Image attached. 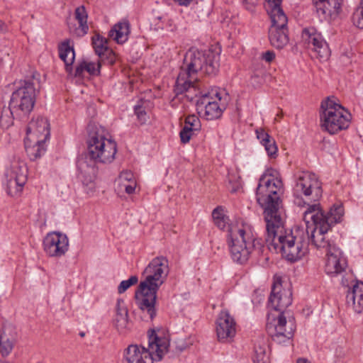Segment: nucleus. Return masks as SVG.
Wrapping results in <instances>:
<instances>
[{"instance_id":"obj_1","label":"nucleus","mask_w":363,"mask_h":363,"mask_svg":"<svg viewBox=\"0 0 363 363\" xmlns=\"http://www.w3.org/2000/svg\"><path fill=\"white\" fill-rule=\"evenodd\" d=\"M283 183L278 171L266 169L257 188V200L264 208L266 242L270 250L281 253L287 261L295 262L307 253L308 229L295 227L283 230L284 213L280 205L279 194Z\"/></svg>"},{"instance_id":"obj_2","label":"nucleus","mask_w":363,"mask_h":363,"mask_svg":"<svg viewBox=\"0 0 363 363\" xmlns=\"http://www.w3.org/2000/svg\"><path fill=\"white\" fill-rule=\"evenodd\" d=\"M88 155L90 159L82 157L77 161L78 177L81 180L84 191L89 196L96 190V162L108 164L113 161L117 152L116 142L108 131L98 128L89 135L87 140Z\"/></svg>"},{"instance_id":"obj_3","label":"nucleus","mask_w":363,"mask_h":363,"mask_svg":"<svg viewBox=\"0 0 363 363\" xmlns=\"http://www.w3.org/2000/svg\"><path fill=\"white\" fill-rule=\"evenodd\" d=\"M169 272L168 259L163 256L153 258L143 272L144 279L138 285L135 296L145 321L152 320L156 315L157 293L166 281Z\"/></svg>"},{"instance_id":"obj_4","label":"nucleus","mask_w":363,"mask_h":363,"mask_svg":"<svg viewBox=\"0 0 363 363\" xmlns=\"http://www.w3.org/2000/svg\"><path fill=\"white\" fill-rule=\"evenodd\" d=\"M291 296L289 287L283 286L280 278L275 277L269 298V307L274 309L277 314L272 312L269 314L267 329L274 340L279 343L290 340L295 330L294 320H287L283 313L284 310L291 305Z\"/></svg>"},{"instance_id":"obj_5","label":"nucleus","mask_w":363,"mask_h":363,"mask_svg":"<svg viewBox=\"0 0 363 363\" xmlns=\"http://www.w3.org/2000/svg\"><path fill=\"white\" fill-rule=\"evenodd\" d=\"M220 56L211 50H202L196 48L189 49L184 58L181 71L176 81L175 91L182 94L189 89H194L199 72L214 74L219 67Z\"/></svg>"},{"instance_id":"obj_6","label":"nucleus","mask_w":363,"mask_h":363,"mask_svg":"<svg viewBox=\"0 0 363 363\" xmlns=\"http://www.w3.org/2000/svg\"><path fill=\"white\" fill-rule=\"evenodd\" d=\"M345 210L341 203L333 204L327 215L323 211L319 203L308 204L303 213V218L307 225L308 233L311 232L312 245L325 247L329 245L328 232L332 225L342 222Z\"/></svg>"},{"instance_id":"obj_7","label":"nucleus","mask_w":363,"mask_h":363,"mask_svg":"<svg viewBox=\"0 0 363 363\" xmlns=\"http://www.w3.org/2000/svg\"><path fill=\"white\" fill-rule=\"evenodd\" d=\"M257 240L252 225L243 221H237L228 225V244L233 262L242 264L252 255Z\"/></svg>"},{"instance_id":"obj_8","label":"nucleus","mask_w":363,"mask_h":363,"mask_svg":"<svg viewBox=\"0 0 363 363\" xmlns=\"http://www.w3.org/2000/svg\"><path fill=\"white\" fill-rule=\"evenodd\" d=\"M320 126L330 134L347 129L350 123L351 114L335 97H328L321 103Z\"/></svg>"},{"instance_id":"obj_9","label":"nucleus","mask_w":363,"mask_h":363,"mask_svg":"<svg viewBox=\"0 0 363 363\" xmlns=\"http://www.w3.org/2000/svg\"><path fill=\"white\" fill-rule=\"evenodd\" d=\"M295 203L300 206H308V202L317 201L322 197V184L318 177L311 172L297 174L293 187ZM307 208V206H306Z\"/></svg>"},{"instance_id":"obj_10","label":"nucleus","mask_w":363,"mask_h":363,"mask_svg":"<svg viewBox=\"0 0 363 363\" xmlns=\"http://www.w3.org/2000/svg\"><path fill=\"white\" fill-rule=\"evenodd\" d=\"M14 85L15 89L11 94L9 106L16 113V118L21 119L30 114L33 109L36 91L30 81L21 80Z\"/></svg>"},{"instance_id":"obj_11","label":"nucleus","mask_w":363,"mask_h":363,"mask_svg":"<svg viewBox=\"0 0 363 363\" xmlns=\"http://www.w3.org/2000/svg\"><path fill=\"white\" fill-rule=\"evenodd\" d=\"M28 169L23 162H13L6 169L4 185L9 195L18 196L27 181Z\"/></svg>"},{"instance_id":"obj_12","label":"nucleus","mask_w":363,"mask_h":363,"mask_svg":"<svg viewBox=\"0 0 363 363\" xmlns=\"http://www.w3.org/2000/svg\"><path fill=\"white\" fill-rule=\"evenodd\" d=\"M222 96L218 89L203 94L198 99L196 108L199 113L207 120H213L221 116L225 105L221 102Z\"/></svg>"},{"instance_id":"obj_13","label":"nucleus","mask_w":363,"mask_h":363,"mask_svg":"<svg viewBox=\"0 0 363 363\" xmlns=\"http://www.w3.org/2000/svg\"><path fill=\"white\" fill-rule=\"evenodd\" d=\"M148 347L150 358L153 362H159L168 352L170 337L168 332L162 328L152 329L147 332Z\"/></svg>"},{"instance_id":"obj_14","label":"nucleus","mask_w":363,"mask_h":363,"mask_svg":"<svg viewBox=\"0 0 363 363\" xmlns=\"http://www.w3.org/2000/svg\"><path fill=\"white\" fill-rule=\"evenodd\" d=\"M318 249L326 250L325 272L327 274L335 277L344 272L347 267V260L340 248L329 239V245L325 247L315 246Z\"/></svg>"},{"instance_id":"obj_15","label":"nucleus","mask_w":363,"mask_h":363,"mask_svg":"<svg viewBox=\"0 0 363 363\" xmlns=\"http://www.w3.org/2000/svg\"><path fill=\"white\" fill-rule=\"evenodd\" d=\"M301 39L306 46L311 49L315 57L320 60L325 61L330 55L328 45L313 27L306 28L303 30Z\"/></svg>"},{"instance_id":"obj_16","label":"nucleus","mask_w":363,"mask_h":363,"mask_svg":"<svg viewBox=\"0 0 363 363\" xmlns=\"http://www.w3.org/2000/svg\"><path fill=\"white\" fill-rule=\"evenodd\" d=\"M43 250L51 257H61L69 250V239L62 233L53 231L48 233L43 240Z\"/></svg>"},{"instance_id":"obj_17","label":"nucleus","mask_w":363,"mask_h":363,"mask_svg":"<svg viewBox=\"0 0 363 363\" xmlns=\"http://www.w3.org/2000/svg\"><path fill=\"white\" fill-rule=\"evenodd\" d=\"M216 332L218 339L221 342H228L235 337L236 322L228 310L223 309L218 315Z\"/></svg>"},{"instance_id":"obj_18","label":"nucleus","mask_w":363,"mask_h":363,"mask_svg":"<svg viewBox=\"0 0 363 363\" xmlns=\"http://www.w3.org/2000/svg\"><path fill=\"white\" fill-rule=\"evenodd\" d=\"M272 21V26L269 29V40L271 45L277 48L281 49L288 43L289 39L286 33V28L288 22L287 16L284 13V21L279 20V14L269 16Z\"/></svg>"},{"instance_id":"obj_19","label":"nucleus","mask_w":363,"mask_h":363,"mask_svg":"<svg viewBox=\"0 0 363 363\" xmlns=\"http://www.w3.org/2000/svg\"><path fill=\"white\" fill-rule=\"evenodd\" d=\"M123 363H153L147 347L140 344H131L124 349Z\"/></svg>"},{"instance_id":"obj_20","label":"nucleus","mask_w":363,"mask_h":363,"mask_svg":"<svg viewBox=\"0 0 363 363\" xmlns=\"http://www.w3.org/2000/svg\"><path fill=\"white\" fill-rule=\"evenodd\" d=\"M50 123L47 118L37 116L33 118L28 123L26 136L41 139V141H47L50 138Z\"/></svg>"},{"instance_id":"obj_21","label":"nucleus","mask_w":363,"mask_h":363,"mask_svg":"<svg viewBox=\"0 0 363 363\" xmlns=\"http://www.w3.org/2000/svg\"><path fill=\"white\" fill-rule=\"evenodd\" d=\"M112 322L120 333H125L130 329L128 307L122 298H118L116 301Z\"/></svg>"},{"instance_id":"obj_22","label":"nucleus","mask_w":363,"mask_h":363,"mask_svg":"<svg viewBox=\"0 0 363 363\" xmlns=\"http://www.w3.org/2000/svg\"><path fill=\"white\" fill-rule=\"evenodd\" d=\"M317 12L328 21L336 20L342 12V0H318Z\"/></svg>"},{"instance_id":"obj_23","label":"nucleus","mask_w":363,"mask_h":363,"mask_svg":"<svg viewBox=\"0 0 363 363\" xmlns=\"http://www.w3.org/2000/svg\"><path fill=\"white\" fill-rule=\"evenodd\" d=\"M17 342V332L11 325L4 326L0 330V354L6 357L11 354Z\"/></svg>"},{"instance_id":"obj_24","label":"nucleus","mask_w":363,"mask_h":363,"mask_svg":"<svg viewBox=\"0 0 363 363\" xmlns=\"http://www.w3.org/2000/svg\"><path fill=\"white\" fill-rule=\"evenodd\" d=\"M92 45L96 54L101 61L107 62L109 65H113L116 61L113 52L108 48V40L106 38L95 34L92 37Z\"/></svg>"},{"instance_id":"obj_25","label":"nucleus","mask_w":363,"mask_h":363,"mask_svg":"<svg viewBox=\"0 0 363 363\" xmlns=\"http://www.w3.org/2000/svg\"><path fill=\"white\" fill-rule=\"evenodd\" d=\"M353 282L347 294V303L355 313H361L363 311V282Z\"/></svg>"},{"instance_id":"obj_26","label":"nucleus","mask_w":363,"mask_h":363,"mask_svg":"<svg viewBox=\"0 0 363 363\" xmlns=\"http://www.w3.org/2000/svg\"><path fill=\"white\" fill-rule=\"evenodd\" d=\"M74 18L78 23V26L72 22L68 23L69 30L74 36L82 37L87 33L89 30L87 25L88 14L84 6H79L75 9Z\"/></svg>"},{"instance_id":"obj_27","label":"nucleus","mask_w":363,"mask_h":363,"mask_svg":"<svg viewBox=\"0 0 363 363\" xmlns=\"http://www.w3.org/2000/svg\"><path fill=\"white\" fill-rule=\"evenodd\" d=\"M46 141H41V139L26 137L24 140L25 149L30 160H35L46 151Z\"/></svg>"},{"instance_id":"obj_28","label":"nucleus","mask_w":363,"mask_h":363,"mask_svg":"<svg viewBox=\"0 0 363 363\" xmlns=\"http://www.w3.org/2000/svg\"><path fill=\"white\" fill-rule=\"evenodd\" d=\"M130 33V23L128 20L122 19L116 23L109 31V37L118 44L125 43Z\"/></svg>"},{"instance_id":"obj_29","label":"nucleus","mask_w":363,"mask_h":363,"mask_svg":"<svg viewBox=\"0 0 363 363\" xmlns=\"http://www.w3.org/2000/svg\"><path fill=\"white\" fill-rule=\"evenodd\" d=\"M116 183L120 191H124L128 194L135 192L137 181L133 173L130 171L122 172L116 179Z\"/></svg>"},{"instance_id":"obj_30","label":"nucleus","mask_w":363,"mask_h":363,"mask_svg":"<svg viewBox=\"0 0 363 363\" xmlns=\"http://www.w3.org/2000/svg\"><path fill=\"white\" fill-rule=\"evenodd\" d=\"M105 64H107V62L101 61L99 58L96 62L83 60L77 65L75 75L84 77L85 72L90 75H98L100 73V68Z\"/></svg>"},{"instance_id":"obj_31","label":"nucleus","mask_w":363,"mask_h":363,"mask_svg":"<svg viewBox=\"0 0 363 363\" xmlns=\"http://www.w3.org/2000/svg\"><path fill=\"white\" fill-rule=\"evenodd\" d=\"M256 135L262 145L264 147L267 155L270 157H276L278 147L275 140L262 128L257 129Z\"/></svg>"},{"instance_id":"obj_32","label":"nucleus","mask_w":363,"mask_h":363,"mask_svg":"<svg viewBox=\"0 0 363 363\" xmlns=\"http://www.w3.org/2000/svg\"><path fill=\"white\" fill-rule=\"evenodd\" d=\"M59 55L60 59L65 62L67 71L70 72L75 58V52L69 40L60 44L59 46Z\"/></svg>"},{"instance_id":"obj_33","label":"nucleus","mask_w":363,"mask_h":363,"mask_svg":"<svg viewBox=\"0 0 363 363\" xmlns=\"http://www.w3.org/2000/svg\"><path fill=\"white\" fill-rule=\"evenodd\" d=\"M282 0H265V9L269 16H273L279 14V18L281 21H284V13H285L281 7V3Z\"/></svg>"},{"instance_id":"obj_34","label":"nucleus","mask_w":363,"mask_h":363,"mask_svg":"<svg viewBox=\"0 0 363 363\" xmlns=\"http://www.w3.org/2000/svg\"><path fill=\"white\" fill-rule=\"evenodd\" d=\"M214 223L220 228L224 229L228 224V218L221 207L215 208L212 213Z\"/></svg>"},{"instance_id":"obj_35","label":"nucleus","mask_w":363,"mask_h":363,"mask_svg":"<svg viewBox=\"0 0 363 363\" xmlns=\"http://www.w3.org/2000/svg\"><path fill=\"white\" fill-rule=\"evenodd\" d=\"M16 117V113L11 110L10 106L4 108L2 110L0 117V125L4 129H7L13 124V119Z\"/></svg>"},{"instance_id":"obj_36","label":"nucleus","mask_w":363,"mask_h":363,"mask_svg":"<svg viewBox=\"0 0 363 363\" xmlns=\"http://www.w3.org/2000/svg\"><path fill=\"white\" fill-rule=\"evenodd\" d=\"M252 359L254 363H267L269 354L266 346L256 345Z\"/></svg>"},{"instance_id":"obj_37","label":"nucleus","mask_w":363,"mask_h":363,"mask_svg":"<svg viewBox=\"0 0 363 363\" xmlns=\"http://www.w3.org/2000/svg\"><path fill=\"white\" fill-rule=\"evenodd\" d=\"M184 126L196 132L200 130L201 125L200 120L196 116L189 115L185 118Z\"/></svg>"},{"instance_id":"obj_38","label":"nucleus","mask_w":363,"mask_h":363,"mask_svg":"<svg viewBox=\"0 0 363 363\" xmlns=\"http://www.w3.org/2000/svg\"><path fill=\"white\" fill-rule=\"evenodd\" d=\"M229 189L232 192L238 191L242 187V181L240 176L236 174H229Z\"/></svg>"},{"instance_id":"obj_39","label":"nucleus","mask_w":363,"mask_h":363,"mask_svg":"<svg viewBox=\"0 0 363 363\" xmlns=\"http://www.w3.org/2000/svg\"><path fill=\"white\" fill-rule=\"evenodd\" d=\"M138 281V279L136 276H132L128 279L122 281L118 286V292L119 294L124 293L131 286L137 284Z\"/></svg>"},{"instance_id":"obj_40","label":"nucleus","mask_w":363,"mask_h":363,"mask_svg":"<svg viewBox=\"0 0 363 363\" xmlns=\"http://www.w3.org/2000/svg\"><path fill=\"white\" fill-rule=\"evenodd\" d=\"M194 131L189 129V128L183 126L180 133L179 137L182 143L186 144L189 142L191 138L194 134Z\"/></svg>"},{"instance_id":"obj_41","label":"nucleus","mask_w":363,"mask_h":363,"mask_svg":"<svg viewBox=\"0 0 363 363\" xmlns=\"http://www.w3.org/2000/svg\"><path fill=\"white\" fill-rule=\"evenodd\" d=\"M352 19L354 26L363 29V8L359 7L354 11Z\"/></svg>"},{"instance_id":"obj_42","label":"nucleus","mask_w":363,"mask_h":363,"mask_svg":"<svg viewBox=\"0 0 363 363\" xmlns=\"http://www.w3.org/2000/svg\"><path fill=\"white\" fill-rule=\"evenodd\" d=\"M135 113L141 124H144L147 122L148 116L142 105L138 104L135 106Z\"/></svg>"},{"instance_id":"obj_43","label":"nucleus","mask_w":363,"mask_h":363,"mask_svg":"<svg viewBox=\"0 0 363 363\" xmlns=\"http://www.w3.org/2000/svg\"><path fill=\"white\" fill-rule=\"evenodd\" d=\"M262 58L267 62H271L275 58V53L273 51L267 50L262 54Z\"/></svg>"},{"instance_id":"obj_44","label":"nucleus","mask_w":363,"mask_h":363,"mask_svg":"<svg viewBox=\"0 0 363 363\" xmlns=\"http://www.w3.org/2000/svg\"><path fill=\"white\" fill-rule=\"evenodd\" d=\"M242 1L247 10L253 11L255 5L258 2V0H242Z\"/></svg>"},{"instance_id":"obj_45","label":"nucleus","mask_w":363,"mask_h":363,"mask_svg":"<svg viewBox=\"0 0 363 363\" xmlns=\"http://www.w3.org/2000/svg\"><path fill=\"white\" fill-rule=\"evenodd\" d=\"M180 6H188L193 0H173Z\"/></svg>"},{"instance_id":"obj_46","label":"nucleus","mask_w":363,"mask_h":363,"mask_svg":"<svg viewBox=\"0 0 363 363\" xmlns=\"http://www.w3.org/2000/svg\"><path fill=\"white\" fill-rule=\"evenodd\" d=\"M8 30L6 23L0 19V32L5 33Z\"/></svg>"},{"instance_id":"obj_47","label":"nucleus","mask_w":363,"mask_h":363,"mask_svg":"<svg viewBox=\"0 0 363 363\" xmlns=\"http://www.w3.org/2000/svg\"><path fill=\"white\" fill-rule=\"evenodd\" d=\"M296 363H311L306 359L304 358H298L296 361Z\"/></svg>"},{"instance_id":"obj_48","label":"nucleus","mask_w":363,"mask_h":363,"mask_svg":"<svg viewBox=\"0 0 363 363\" xmlns=\"http://www.w3.org/2000/svg\"><path fill=\"white\" fill-rule=\"evenodd\" d=\"M342 285H344L345 286H350V284L347 280H344V279H342Z\"/></svg>"},{"instance_id":"obj_49","label":"nucleus","mask_w":363,"mask_h":363,"mask_svg":"<svg viewBox=\"0 0 363 363\" xmlns=\"http://www.w3.org/2000/svg\"><path fill=\"white\" fill-rule=\"evenodd\" d=\"M361 8H363V0H362V2H361Z\"/></svg>"}]
</instances>
